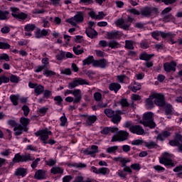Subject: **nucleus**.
Masks as SVG:
<instances>
[{
  "mask_svg": "<svg viewBox=\"0 0 182 182\" xmlns=\"http://www.w3.org/2000/svg\"><path fill=\"white\" fill-rule=\"evenodd\" d=\"M108 46L109 48H111V49H117L119 48H121L122 45L119 43V42L112 40L108 43Z\"/></svg>",
  "mask_w": 182,
  "mask_h": 182,
  "instance_id": "a878e982",
  "label": "nucleus"
},
{
  "mask_svg": "<svg viewBox=\"0 0 182 182\" xmlns=\"http://www.w3.org/2000/svg\"><path fill=\"white\" fill-rule=\"evenodd\" d=\"M117 174L121 178H126L127 177V173L124 171V170H119L117 172Z\"/></svg>",
  "mask_w": 182,
  "mask_h": 182,
  "instance_id": "3c124183",
  "label": "nucleus"
},
{
  "mask_svg": "<svg viewBox=\"0 0 182 182\" xmlns=\"http://www.w3.org/2000/svg\"><path fill=\"white\" fill-rule=\"evenodd\" d=\"M145 105L148 109L154 107V95L153 93L146 100Z\"/></svg>",
  "mask_w": 182,
  "mask_h": 182,
  "instance_id": "a211bd4d",
  "label": "nucleus"
},
{
  "mask_svg": "<svg viewBox=\"0 0 182 182\" xmlns=\"http://www.w3.org/2000/svg\"><path fill=\"white\" fill-rule=\"evenodd\" d=\"M45 92V87L42 85H37V86L34 89V92L36 93V96H39L42 95Z\"/></svg>",
  "mask_w": 182,
  "mask_h": 182,
  "instance_id": "cd10ccee",
  "label": "nucleus"
},
{
  "mask_svg": "<svg viewBox=\"0 0 182 182\" xmlns=\"http://www.w3.org/2000/svg\"><path fill=\"white\" fill-rule=\"evenodd\" d=\"M15 176L25 177L26 176V169L23 168H18L14 173Z\"/></svg>",
  "mask_w": 182,
  "mask_h": 182,
  "instance_id": "c756f323",
  "label": "nucleus"
},
{
  "mask_svg": "<svg viewBox=\"0 0 182 182\" xmlns=\"http://www.w3.org/2000/svg\"><path fill=\"white\" fill-rule=\"evenodd\" d=\"M9 80L11 82V83H18V82H19V77L16 75H11Z\"/></svg>",
  "mask_w": 182,
  "mask_h": 182,
  "instance_id": "bf43d9fd",
  "label": "nucleus"
},
{
  "mask_svg": "<svg viewBox=\"0 0 182 182\" xmlns=\"http://www.w3.org/2000/svg\"><path fill=\"white\" fill-rule=\"evenodd\" d=\"M35 160V157L31 156L30 154H27L26 155L21 156L19 154H16L13 159V163H21V162H26V161H33Z\"/></svg>",
  "mask_w": 182,
  "mask_h": 182,
  "instance_id": "1a4fd4ad",
  "label": "nucleus"
},
{
  "mask_svg": "<svg viewBox=\"0 0 182 182\" xmlns=\"http://www.w3.org/2000/svg\"><path fill=\"white\" fill-rule=\"evenodd\" d=\"M122 88V85L117 82H112L109 85V89L111 91H114L115 93H117L119 90Z\"/></svg>",
  "mask_w": 182,
  "mask_h": 182,
  "instance_id": "4be33fe9",
  "label": "nucleus"
},
{
  "mask_svg": "<svg viewBox=\"0 0 182 182\" xmlns=\"http://www.w3.org/2000/svg\"><path fill=\"white\" fill-rule=\"evenodd\" d=\"M176 66H177V63L174 61H171L170 63H165L164 64V69L165 72H176Z\"/></svg>",
  "mask_w": 182,
  "mask_h": 182,
  "instance_id": "4468645a",
  "label": "nucleus"
},
{
  "mask_svg": "<svg viewBox=\"0 0 182 182\" xmlns=\"http://www.w3.org/2000/svg\"><path fill=\"white\" fill-rule=\"evenodd\" d=\"M98 149L99 146H96V145H92L91 146V150L89 149H85L83 153L84 154H85L86 156H91L92 157H95L96 153H98Z\"/></svg>",
  "mask_w": 182,
  "mask_h": 182,
  "instance_id": "dca6fc26",
  "label": "nucleus"
},
{
  "mask_svg": "<svg viewBox=\"0 0 182 182\" xmlns=\"http://www.w3.org/2000/svg\"><path fill=\"white\" fill-rule=\"evenodd\" d=\"M34 177L37 180H43V178H46V171L39 169L36 172Z\"/></svg>",
  "mask_w": 182,
  "mask_h": 182,
  "instance_id": "aec40b11",
  "label": "nucleus"
},
{
  "mask_svg": "<svg viewBox=\"0 0 182 182\" xmlns=\"http://www.w3.org/2000/svg\"><path fill=\"white\" fill-rule=\"evenodd\" d=\"M162 16L163 17L160 19V21H162L163 22H176V17L171 15V14L162 15Z\"/></svg>",
  "mask_w": 182,
  "mask_h": 182,
  "instance_id": "6ab92c4d",
  "label": "nucleus"
},
{
  "mask_svg": "<svg viewBox=\"0 0 182 182\" xmlns=\"http://www.w3.org/2000/svg\"><path fill=\"white\" fill-rule=\"evenodd\" d=\"M125 127L129 129L131 133L133 134H137L138 136H143L144 134V129L140 125H134L132 122H125Z\"/></svg>",
  "mask_w": 182,
  "mask_h": 182,
  "instance_id": "7ed1b4c3",
  "label": "nucleus"
},
{
  "mask_svg": "<svg viewBox=\"0 0 182 182\" xmlns=\"http://www.w3.org/2000/svg\"><path fill=\"white\" fill-rule=\"evenodd\" d=\"M54 100L55 102V105H57L58 106H60V105H62V102H63V99L62 98V97L60 96H55L54 97Z\"/></svg>",
  "mask_w": 182,
  "mask_h": 182,
  "instance_id": "864d4df0",
  "label": "nucleus"
},
{
  "mask_svg": "<svg viewBox=\"0 0 182 182\" xmlns=\"http://www.w3.org/2000/svg\"><path fill=\"white\" fill-rule=\"evenodd\" d=\"M52 134V132L48 130V129H44L40 131H38L35 133V135L37 137H39L40 140H41L43 146H46L48 144V139H49V136Z\"/></svg>",
  "mask_w": 182,
  "mask_h": 182,
  "instance_id": "39448f33",
  "label": "nucleus"
},
{
  "mask_svg": "<svg viewBox=\"0 0 182 182\" xmlns=\"http://www.w3.org/2000/svg\"><path fill=\"white\" fill-rule=\"evenodd\" d=\"M169 144H170V146H175V147H178V146L180 145V141L177 139L171 140L169 141Z\"/></svg>",
  "mask_w": 182,
  "mask_h": 182,
  "instance_id": "69168bd1",
  "label": "nucleus"
},
{
  "mask_svg": "<svg viewBox=\"0 0 182 182\" xmlns=\"http://www.w3.org/2000/svg\"><path fill=\"white\" fill-rule=\"evenodd\" d=\"M11 45L8 43L0 42V49H9Z\"/></svg>",
  "mask_w": 182,
  "mask_h": 182,
  "instance_id": "e2e57ef3",
  "label": "nucleus"
},
{
  "mask_svg": "<svg viewBox=\"0 0 182 182\" xmlns=\"http://www.w3.org/2000/svg\"><path fill=\"white\" fill-rule=\"evenodd\" d=\"M66 56V53L65 51L60 50L59 53L55 56L57 60H63Z\"/></svg>",
  "mask_w": 182,
  "mask_h": 182,
  "instance_id": "49530a36",
  "label": "nucleus"
},
{
  "mask_svg": "<svg viewBox=\"0 0 182 182\" xmlns=\"http://www.w3.org/2000/svg\"><path fill=\"white\" fill-rule=\"evenodd\" d=\"M151 35L152 38H154V39H156V41H159V36L163 38V31H155L151 33Z\"/></svg>",
  "mask_w": 182,
  "mask_h": 182,
  "instance_id": "4c0bfd02",
  "label": "nucleus"
},
{
  "mask_svg": "<svg viewBox=\"0 0 182 182\" xmlns=\"http://www.w3.org/2000/svg\"><path fill=\"white\" fill-rule=\"evenodd\" d=\"M43 75H44V76L49 77V76H55V75H56V73L50 70H45L43 71Z\"/></svg>",
  "mask_w": 182,
  "mask_h": 182,
  "instance_id": "4d7b16f0",
  "label": "nucleus"
},
{
  "mask_svg": "<svg viewBox=\"0 0 182 182\" xmlns=\"http://www.w3.org/2000/svg\"><path fill=\"white\" fill-rule=\"evenodd\" d=\"M97 120V117H96L95 115L90 116L86 119V124L87 126H92V124H93V123H95V122H96Z\"/></svg>",
  "mask_w": 182,
  "mask_h": 182,
  "instance_id": "2f4dec72",
  "label": "nucleus"
},
{
  "mask_svg": "<svg viewBox=\"0 0 182 182\" xmlns=\"http://www.w3.org/2000/svg\"><path fill=\"white\" fill-rule=\"evenodd\" d=\"M22 110L23 112V114L24 116H28V114H29V112H30V109H29V107H28V105H23L22 107Z\"/></svg>",
  "mask_w": 182,
  "mask_h": 182,
  "instance_id": "0e129e2a",
  "label": "nucleus"
},
{
  "mask_svg": "<svg viewBox=\"0 0 182 182\" xmlns=\"http://www.w3.org/2000/svg\"><path fill=\"white\" fill-rule=\"evenodd\" d=\"M133 21H134V18L130 17V16H128L127 21H125L123 18H119L115 21V25L117 26H119V28L124 29V31H129L130 25Z\"/></svg>",
  "mask_w": 182,
  "mask_h": 182,
  "instance_id": "423d86ee",
  "label": "nucleus"
},
{
  "mask_svg": "<svg viewBox=\"0 0 182 182\" xmlns=\"http://www.w3.org/2000/svg\"><path fill=\"white\" fill-rule=\"evenodd\" d=\"M118 149L119 146H110L107 149L106 152L109 153V154H114L116 151H117Z\"/></svg>",
  "mask_w": 182,
  "mask_h": 182,
  "instance_id": "79ce46f5",
  "label": "nucleus"
},
{
  "mask_svg": "<svg viewBox=\"0 0 182 182\" xmlns=\"http://www.w3.org/2000/svg\"><path fill=\"white\" fill-rule=\"evenodd\" d=\"M85 33L87 34V36H88V38H91V39H93L95 36H97V32L96 30L92 28H87Z\"/></svg>",
  "mask_w": 182,
  "mask_h": 182,
  "instance_id": "393cba45",
  "label": "nucleus"
},
{
  "mask_svg": "<svg viewBox=\"0 0 182 182\" xmlns=\"http://www.w3.org/2000/svg\"><path fill=\"white\" fill-rule=\"evenodd\" d=\"M171 133L168 131H164L162 133L158 134L156 139L157 140H160V141H164L165 139H167V137H169L171 136Z\"/></svg>",
  "mask_w": 182,
  "mask_h": 182,
  "instance_id": "412c9836",
  "label": "nucleus"
},
{
  "mask_svg": "<svg viewBox=\"0 0 182 182\" xmlns=\"http://www.w3.org/2000/svg\"><path fill=\"white\" fill-rule=\"evenodd\" d=\"M150 43H149V41L147 40H144L140 43V47L141 48V49H148Z\"/></svg>",
  "mask_w": 182,
  "mask_h": 182,
  "instance_id": "de8ad7c7",
  "label": "nucleus"
},
{
  "mask_svg": "<svg viewBox=\"0 0 182 182\" xmlns=\"http://www.w3.org/2000/svg\"><path fill=\"white\" fill-rule=\"evenodd\" d=\"M157 2H164L165 5H171L173 4H175V2H177V0H156Z\"/></svg>",
  "mask_w": 182,
  "mask_h": 182,
  "instance_id": "5fc2aeb1",
  "label": "nucleus"
},
{
  "mask_svg": "<svg viewBox=\"0 0 182 182\" xmlns=\"http://www.w3.org/2000/svg\"><path fill=\"white\" fill-rule=\"evenodd\" d=\"M83 180H85V178L83 176H77L73 182H83Z\"/></svg>",
  "mask_w": 182,
  "mask_h": 182,
  "instance_id": "774afa93",
  "label": "nucleus"
},
{
  "mask_svg": "<svg viewBox=\"0 0 182 182\" xmlns=\"http://www.w3.org/2000/svg\"><path fill=\"white\" fill-rule=\"evenodd\" d=\"M9 77L5 76V75H1L0 77V86L2 85V83H9Z\"/></svg>",
  "mask_w": 182,
  "mask_h": 182,
  "instance_id": "6e6d98bb",
  "label": "nucleus"
},
{
  "mask_svg": "<svg viewBox=\"0 0 182 182\" xmlns=\"http://www.w3.org/2000/svg\"><path fill=\"white\" fill-rule=\"evenodd\" d=\"M93 96L95 102H100L102 100V93L97 92L94 93Z\"/></svg>",
  "mask_w": 182,
  "mask_h": 182,
  "instance_id": "13d9d810",
  "label": "nucleus"
},
{
  "mask_svg": "<svg viewBox=\"0 0 182 182\" xmlns=\"http://www.w3.org/2000/svg\"><path fill=\"white\" fill-rule=\"evenodd\" d=\"M73 180V177L70 175L65 176L63 178V182H70Z\"/></svg>",
  "mask_w": 182,
  "mask_h": 182,
  "instance_id": "338daca9",
  "label": "nucleus"
},
{
  "mask_svg": "<svg viewBox=\"0 0 182 182\" xmlns=\"http://www.w3.org/2000/svg\"><path fill=\"white\" fill-rule=\"evenodd\" d=\"M129 89L134 92V93H136L137 90H140V89H141V85H140V84H136V82H134V85H130L129 86Z\"/></svg>",
  "mask_w": 182,
  "mask_h": 182,
  "instance_id": "f704fd0d",
  "label": "nucleus"
},
{
  "mask_svg": "<svg viewBox=\"0 0 182 182\" xmlns=\"http://www.w3.org/2000/svg\"><path fill=\"white\" fill-rule=\"evenodd\" d=\"M11 16L13 18L18 19V21H26L28 19V15L23 12H19V9L16 7H11Z\"/></svg>",
  "mask_w": 182,
  "mask_h": 182,
  "instance_id": "0eeeda50",
  "label": "nucleus"
},
{
  "mask_svg": "<svg viewBox=\"0 0 182 182\" xmlns=\"http://www.w3.org/2000/svg\"><path fill=\"white\" fill-rule=\"evenodd\" d=\"M144 146L145 147H146V149H155V147H157L158 145H157L156 142L151 141H148V142L144 141Z\"/></svg>",
  "mask_w": 182,
  "mask_h": 182,
  "instance_id": "473e14b6",
  "label": "nucleus"
},
{
  "mask_svg": "<svg viewBox=\"0 0 182 182\" xmlns=\"http://www.w3.org/2000/svg\"><path fill=\"white\" fill-rule=\"evenodd\" d=\"M36 29V25L33 23H28L24 26V31L26 32H33Z\"/></svg>",
  "mask_w": 182,
  "mask_h": 182,
  "instance_id": "72a5a7b5",
  "label": "nucleus"
},
{
  "mask_svg": "<svg viewBox=\"0 0 182 182\" xmlns=\"http://www.w3.org/2000/svg\"><path fill=\"white\" fill-rule=\"evenodd\" d=\"M109 173H110V169H109V168L102 167L99 168V174L106 176V174H109Z\"/></svg>",
  "mask_w": 182,
  "mask_h": 182,
  "instance_id": "a19ab883",
  "label": "nucleus"
},
{
  "mask_svg": "<svg viewBox=\"0 0 182 182\" xmlns=\"http://www.w3.org/2000/svg\"><path fill=\"white\" fill-rule=\"evenodd\" d=\"M139 123L143 124L144 127H149V129H154V127H156V122H154L152 112L144 113Z\"/></svg>",
  "mask_w": 182,
  "mask_h": 182,
  "instance_id": "f03ea898",
  "label": "nucleus"
},
{
  "mask_svg": "<svg viewBox=\"0 0 182 182\" xmlns=\"http://www.w3.org/2000/svg\"><path fill=\"white\" fill-rule=\"evenodd\" d=\"M0 60H5L6 62H9V55L6 53H2L0 55Z\"/></svg>",
  "mask_w": 182,
  "mask_h": 182,
  "instance_id": "052dcab7",
  "label": "nucleus"
},
{
  "mask_svg": "<svg viewBox=\"0 0 182 182\" xmlns=\"http://www.w3.org/2000/svg\"><path fill=\"white\" fill-rule=\"evenodd\" d=\"M105 114L111 119V122L114 124H117L119 122L122 121V111L120 110H113L112 109H105L104 110Z\"/></svg>",
  "mask_w": 182,
  "mask_h": 182,
  "instance_id": "f257e3e1",
  "label": "nucleus"
},
{
  "mask_svg": "<svg viewBox=\"0 0 182 182\" xmlns=\"http://www.w3.org/2000/svg\"><path fill=\"white\" fill-rule=\"evenodd\" d=\"M76 22H83V13L78 12L74 17Z\"/></svg>",
  "mask_w": 182,
  "mask_h": 182,
  "instance_id": "c03bdc74",
  "label": "nucleus"
},
{
  "mask_svg": "<svg viewBox=\"0 0 182 182\" xmlns=\"http://www.w3.org/2000/svg\"><path fill=\"white\" fill-rule=\"evenodd\" d=\"M125 48L126 49H130L131 50H133V49H134L133 41L129 40L125 41Z\"/></svg>",
  "mask_w": 182,
  "mask_h": 182,
  "instance_id": "a18cd8bd",
  "label": "nucleus"
},
{
  "mask_svg": "<svg viewBox=\"0 0 182 182\" xmlns=\"http://www.w3.org/2000/svg\"><path fill=\"white\" fill-rule=\"evenodd\" d=\"M159 163L164 166H171V167L176 166V164L171 160V154L167 152L164 153L161 157L159 158Z\"/></svg>",
  "mask_w": 182,
  "mask_h": 182,
  "instance_id": "6e6552de",
  "label": "nucleus"
},
{
  "mask_svg": "<svg viewBox=\"0 0 182 182\" xmlns=\"http://www.w3.org/2000/svg\"><path fill=\"white\" fill-rule=\"evenodd\" d=\"M165 109V114L166 116H170L173 113V107L170 104H166L164 105Z\"/></svg>",
  "mask_w": 182,
  "mask_h": 182,
  "instance_id": "c9c22d12",
  "label": "nucleus"
},
{
  "mask_svg": "<svg viewBox=\"0 0 182 182\" xmlns=\"http://www.w3.org/2000/svg\"><path fill=\"white\" fill-rule=\"evenodd\" d=\"M159 14V9L156 7L145 6L141 9L140 15L144 18H150V16H154Z\"/></svg>",
  "mask_w": 182,
  "mask_h": 182,
  "instance_id": "20e7f679",
  "label": "nucleus"
},
{
  "mask_svg": "<svg viewBox=\"0 0 182 182\" xmlns=\"http://www.w3.org/2000/svg\"><path fill=\"white\" fill-rule=\"evenodd\" d=\"M154 56V54H147V53H143L139 55V59L141 60H150L151 58Z\"/></svg>",
  "mask_w": 182,
  "mask_h": 182,
  "instance_id": "c85d7f7f",
  "label": "nucleus"
},
{
  "mask_svg": "<svg viewBox=\"0 0 182 182\" xmlns=\"http://www.w3.org/2000/svg\"><path fill=\"white\" fill-rule=\"evenodd\" d=\"M8 15H9V12H8L7 11L0 10V21H5V19L8 18Z\"/></svg>",
  "mask_w": 182,
  "mask_h": 182,
  "instance_id": "37998d69",
  "label": "nucleus"
},
{
  "mask_svg": "<svg viewBox=\"0 0 182 182\" xmlns=\"http://www.w3.org/2000/svg\"><path fill=\"white\" fill-rule=\"evenodd\" d=\"M131 144L132 146H141V144H144V141L143 139H136L132 141Z\"/></svg>",
  "mask_w": 182,
  "mask_h": 182,
  "instance_id": "09e8293b",
  "label": "nucleus"
},
{
  "mask_svg": "<svg viewBox=\"0 0 182 182\" xmlns=\"http://www.w3.org/2000/svg\"><path fill=\"white\" fill-rule=\"evenodd\" d=\"M119 31L110 32L107 33V38L108 39H116L119 36Z\"/></svg>",
  "mask_w": 182,
  "mask_h": 182,
  "instance_id": "58836bf2",
  "label": "nucleus"
},
{
  "mask_svg": "<svg viewBox=\"0 0 182 182\" xmlns=\"http://www.w3.org/2000/svg\"><path fill=\"white\" fill-rule=\"evenodd\" d=\"M119 163H121L122 164V167H126V164H127V163H130V159H129L128 158H122L121 161H119Z\"/></svg>",
  "mask_w": 182,
  "mask_h": 182,
  "instance_id": "603ef678",
  "label": "nucleus"
},
{
  "mask_svg": "<svg viewBox=\"0 0 182 182\" xmlns=\"http://www.w3.org/2000/svg\"><path fill=\"white\" fill-rule=\"evenodd\" d=\"M82 85H89V82L83 78H74L72 82L68 84V89H75L77 86Z\"/></svg>",
  "mask_w": 182,
  "mask_h": 182,
  "instance_id": "9b49d317",
  "label": "nucleus"
},
{
  "mask_svg": "<svg viewBox=\"0 0 182 182\" xmlns=\"http://www.w3.org/2000/svg\"><path fill=\"white\" fill-rule=\"evenodd\" d=\"M154 104L159 107H164L166 105V101L164 100V95L161 93L154 92Z\"/></svg>",
  "mask_w": 182,
  "mask_h": 182,
  "instance_id": "f8f14e48",
  "label": "nucleus"
},
{
  "mask_svg": "<svg viewBox=\"0 0 182 182\" xmlns=\"http://www.w3.org/2000/svg\"><path fill=\"white\" fill-rule=\"evenodd\" d=\"M79 4L81 5H92L95 4V0H80Z\"/></svg>",
  "mask_w": 182,
  "mask_h": 182,
  "instance_id": "8fccbe9b",
  "label": "nucleus"
},
{
  "mask_svg": "<svg viewBox=\"0 0 182 182\" xmlns=\"http://www.w3.org/2000/svg\"><path fill=\"white\" fill-rule=\"evenodd\" d=\"M35 38L36 39H42V38H45V36H48L49 35V29L43 28L41 30L39 28H36V31H34Z\"/></svg>",
  "mask_w": 182,
  "mask_h": 182,
  "instance_id": "ddd939ff",
  "label": "nucleus"
},
{
  "mask_svg": "<svg viewBox=\"0 0 182 182\" xmlns=\"http://www.w3.org/2000/svg\"><path fill=\"white\" fill-rule=\"evenodd\" d=\"M175 36H176V34L173 33L172 32H168V33L163 32V34H162L163 39H166V38H169V39H174Z\"/></svg>",
  "mask_w": 182,
  "mask_h": 182,
  "instance_id": "ea45409f",
  "label": "nucleus"
},
{
  "mask_svg": "<svg viewBox=\"0 0 182 182\" xmlns=\"http://www.w3.org/2000/svg\"><path fill=\"white\" fill-rule=\"evenodd\" d=\"M74 96V103H79L82 100V91L80 89L74 90L73 91Z\"/></svg>",
  "mask_w": 182,
  "mask_h": 182,
  "instance_id": "f3484780",
  "label": "nucleus"
},
{
  "mask_svg": "<svg viewBox=\"0 0 182 182\" xmlns=\"http://www.w3.org/2000/svg\"><path fill=\"white\" fill-rule=\"evenodd\" d=\"M129 137V132L126 131H119L117 135H114L111 139V141H124L127 140Z\"/></svg>",
  "mask_w": 182,
  "mask_h": 182,
  "instance_id": "9d476101",
  "label": "nucleus"
},
{
  "mask_svg": "<svg viewBox=\"0 0 182 182\" xmlns=\"http://www.w3.org/2000/svg\"><path fill=\"white\" fill-rule=\"evenodd\" d=\"M51 174H63V168L59 166H54L50 169Z\"/></svg>",
  "mask_w": 182,
  "mask_h": 182,
  "instance_id": "7c9ffc66",
  "label": "nucleus"
},
{
  "mask_svg": "<svg viewBox=\"0 0 182 182\" xmlns=\"http://www.w3.org/2000/svg\"><path fill=\"white\" fill-rule=\"evenodd\" d=\"M20 123L21 124V126H23V127L24 128V132H28V124H29V123H31V120L28 118L26 117H21L20 119Z\"/></svg>",
  "mask_w": 182,
  "mask_h": 182,
  "instance_id": "b1692460",
  "label": "nucleus"
},
{
  "mask_svg": "<svg viewBox=\"0 0 182 182\" xmlns=\"http://www.w3.org/2000/svg\"><path fill=\"white\" fill-rule=\"evenodd\" d=\"M46 164L50 167H52V166H55L56 164V160L50 159L49 160L46 161Z\"/></svg>",
  "mask_w": 182,
  "mask_h": 182,
  "instance_id": "680f3d73",
  "label": "nucleus"
},
{
  "mask_svg": "<svg viewBox=\"0 0 182 182\" xmlns=\"http://www.w3.org/2000/svg\"><path fill=\"white\" fill-rule=\"evenodd\" d=\"M108 65L107 60L106 59L95 60L93 62L94 68H100L101 69H105Z\"/></svg>",
  "mask_w": 182,
  "mask_h": 182,
  "instance_id": "2eb2a0df",
  "label": "nucleus"
},
{
  "mask_svg": "<svg viewBox=\"0 0 182 182\" xmlns=\"http://www.w3.org/2000/svg\"><path fill=\"white\" fill-rule=\"evenodd\" d=\"M10 100L13 103L14 106H18V100H19V95H11L10 96Z\"/></svg>",
  "mask_w": 182,
  "mask_h": 182,
  "instance_id": "e433bc0d",
  "label": "nucleus"
},
{
  "mask_svg": "<svg viewBox=\"0 0 182 182\" xmlns=\"http://www.w3.org/2000/svg\"><path fill=\"white\" fill-rule=\"evenodd\" d=\"M93 62H95V58L93 57V55H89L82 61V65L83 66H86V65H89L92 64L93 66Z\"/></svg>",
  "mask_w": 182,
  "mask_h": 182,
  "instance_id": "bb28decb",
  "label": "nucleus"
},
{
  "mask_svg": "<svg viewBox=\"0 0 182 182\" xmlns=\"http://www.w3.org/2000/svg\"><path fill=\"white\" fill-rule=\"evenodd\" d=\"M15 136H21L23 132H25V128L22 124H18L15 128H14Z\"/></svg>",
  "mask_w": 182,
  "mask_h": 182,
  "instance_id": "5701e85b",
  "label": "nucleus"
}]
</instances>
